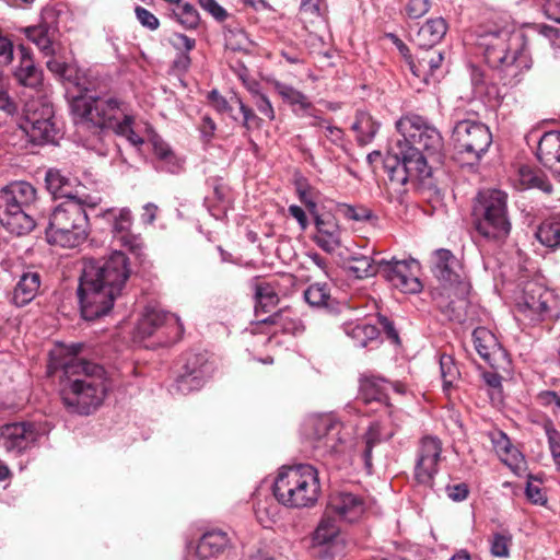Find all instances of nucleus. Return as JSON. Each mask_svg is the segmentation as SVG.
Returning a JSON list of instances; mask_svg holds the SVG:
<instances>
[{
    "label": "nucleus",
    "instance_id": "obj_1",
    "mask_svg": "<svg viewBox=\"0 0 560 560\" xmlns=\"http://www.w3.org/2000/svg\"><path fill=\"white\" fill-rule=\"evenodd\" d=\"M129 277V261L121 250L108 257L86 259L78 287L82 317L95 320L107 315Z\"/></svg>",
    "mask_w": 560,
    "mask_h": 560
},
{
    "label": "nucleus",
    "instance_id": "obj_2",
    "mask_svg": "<svg viewBox=\"0 0 560 560\" xmlns=\"http://www.w3.org/2000/svg\"><path fill=\"white\" fill-rule=\"evenodd\" d=\"M74 124L79 129L113 130L138 148L140 138L133 130L135 116L126 103L109 94L86 91L73 97L70 104Z\"/></svg>",
    "mask_w": 560,
    "mask_h": 560
},
{
    "label": "nucleus",
    "instance_id": "obj_3",
    "mask_svg": "<svg viewBox=\"0 0 560 560\" xmlns=\"http://www.w3.org/2000/svg\"><path fill=\"white\" fill-rule=\"evenodd\" d=\"M60 396L70 412L90 415L104 401L107 377L104 368L79 357L61 363Z\"/></svg>",
    "mask_w": 560,
    "mask_h": 560
},
{
    "label": "nucleus",
    "instance_id": "obj_4",
    "mask_svg": "<svg viewBox=\"0 0 560 560\" xmlns=\"http://www.w3.org/2000/svg\"><path fill=\"white\" fill-rule=\"evenodd\" d=\"M100 198L85 195L81 199H69L58 205L49 215L45 230L49 244L74 248L89 235V217L85 207L95 208Z\"/></svg>",
    "mask_w": 560,
    "mask_h": 560
},
{
    "label": "nucleus",
    "instance_id": "obj_5",
    "mask_svg": "<svg viewBox=\"0 0 560 560\" xmlns=\"http://www.w3.org/2000/svg\"><path fill=\"white\" fill-rule=\"evenodd\" d=\"M482 45L487 63L503 71L506 77L516 78L532 67L527 37L521 31L502 28L490 33L485 37Z\"/></svg>",
    "mask_w": 560,
    "mask_h": 560
},
{
    "label": "nucleus",
    "instance_id": "obj_6",
    "mask_svg": "<svg viewBox=\"0 0 560 560\" xmlns=\"http://www.w3.org/2000/svg\"><path fill=\"white\" fill-rule=\"evenodd\" d=\"M320 494L317 469L308 464L281 467L273 482V495L288 508L313 506Z\"/></svg>",
    "mask_w": 560,
    "mask_h": 560
},
{
    "label": "nucleus",
    "instance_id": "obj_7",
    "mask_svg": "<svg viewBox=\"0 0 560 560\" xmlns=\"http://www.w3.org/2000/svg\"><path fill=\"white\" fill-rule=\"evenodd\" d=\"M36 198L35 187L27 182H13L0 189V224L16 236L28 234L36 225L30 212Z\"/></svg>",
    "mask_w": 560,
    "mask_h": 560
},
{
    "label": "nucleus",
    "instance_id": "obj_8",
    "mask_svg": "<svg viewBox=\"0 0 560 560\" xmlns=\"http://www.w3.org/2000/svg\"><path fill=\"white\" fill-rule=\"evenodd\" d=\"M474 224L476 231L485 238H505L511 230L506 194L498 189L480 191L474 206Z\"/></svg>",
    "mask_w": 560,
    "mask_h": 560
},
{
    "label": "nucleus",
    "instance_id": "obj_9",
    "mask_svg": "<svg viewBox=\"0 0 560 560\" xmlns=\"http://www.w3.org/2000/svg\"><path fill=\"white\" fill-rule=\"evenodd\" d=\"M397 131L402 139L396 141L407 153H413L420 161L428 164L427 159L440 158L443 139L440 131L428 125L421 116L406 115L396 122Z\"/></svg>",
    "mask_w": 560,
    "mask_h": 560
},
{
    "label": "nucleus",
    "instance_id": "obj_10",
    "mask_svg": "<svg viewBox=\"0 0 560 560\" xmlns=\"http://www.w3.org/2000/svg\"><path fill=\"white\" fill-rule=\"evenodd\" d=\"M308 438L315 454L325 459H338L348 448V433L342 423L329 415L311 419Z\"/></svg>",
    "mask_w": 560,
    "mask_h": 560
},
{
    "label": "nucleus",
    "instance_id": "obj_11",
    "mask_svg": "<svg viewBox=\"0 0 560 560\" xmlns=\"http://www.w3.org/2000/svg\"><path fill=\"white\" fill-rule=\"evenodd\" d=\"M54 118V107L48 100L32 98L24 105L20 128L34 144L54 143L58 135Z\"/></svg>",
    "mask_w": 560,
    "mask_h": 560
},
{
    "label": "nucleus",
    "instance_id": "obj_12",
    "mask_svg": "<svg viewBox=\"0 0 560 560\" xmlns=\"http://www.w3.org/2000/svg\"><path fill=\"white\" fill-rule=\"evenodd\" d=\"M453 141L457 154L478 162L490 148L492 135L485 124L467 119L455 125Z\"/></svg>",
    "mask_w": 560,
    "mask_h": 560
},
{
    "label": "nucleus",
    "instance_id": "obj_13",
    "mask_svg": "<svg viewBox=\"0 0 560 560\" xmlns=\"http://www.w3.org/2000/svg\"><path fill=\"white\" fill-rule=\"evenodd\" d=\"M405 152L399 144L390 148V156L385 160L389 180L395 184L405 185L408 180L424 179L431 176V167L419 160L417 153Z\"/></svg>",
    "mask_w": 560,
    "mask_h": 560
},
{
    "label": "nucleus",
    "instance_id": "obj_14",
    "mask_svg": "<svg viewBox=\"0 0 560 560\" xmlns=\"http://www.w3.org/2000/svg\"><path fill=\"white\" fill-rule=\"evenodd\" d=\"M97 217L108 225L113 241L118 246L128 250L135 257L140 256V238L138 234L131 231L135 217L129 208H108Z\"/></svg>",
    "mask_w": 560,
    "mask_h": 560
},
{
    "label": "nucleus",
    "instance_id": "obj_15",
    "mask_svg": "<svg viewBox=\"0 0 560 560\" xmlns=\"http://www.w3.org/2000/svg\"><path fill=\"white\" fill-rule=\"evenodd\" d=\"M158 331L159 345L168 346L180 340L184 326L175 314L164 313L155 306L142 311V339Z\"/></svg>",
    "mask_w": 560,
    "mask_h": 560
},
{
    "label": "nucleus",
    "instance_id": "obj_16",
    "mask_svg": "<svg viewBox=\"0 0 560 560\" xmlns=\"http://www.w3.org/2000/svg\"><path fill=\"white\" fill-rule=\"evenodd\" d=\"M380 275L404 293H418L422 289L419 280V262L416 259H380Z\"/></svg>",
    "mask_w": 560,
    "mask_h": 560
},
{
    "label": "nucleus",
    "instance_id": "obj_17",
    "mask_svg": "<svg viewBox=\"0 0 560 560\" xmlns=\"http://www.w3.org/2000/svg\"><path fill=\"white\" fill-rule=\"evenodd\" d=\"M442 442L436 436L427 435L419 442L413 478L417 485L432 488L439 471Z\"/></svg>",
    "mask_w": 560,
    "mask_h": 560
},
{
    "label": "nucleus",
    "instance_id": "obj_18",
    "mask_svg": "<svg viewBox=\"0 0 560 560\" xmlns=\"http://www.w3.org/2000/svg\"><path fill=\"white\" fill-rule=\"evenodd\" d=\"M433 273L445 290H452L455 296H465L468 284L465 281L462 266L448 249H438L434 253Z\"/></svg>",
    "mask_w": 560,
    "mask_h": 560
},
{
    "label": "nucleus",
    "instance_id": "obj_19",
    "mask_svg": "<svg viewBox=\"0 0 560 560\" xmlns=\"http://www.w3.org/2000/svg\"><path fill=\"white\" fill-rule=\"evenodd\" d=\"M39 438V430L33 422H11L0 425V448L14 456L33 447Z\"/></svg>",
    "mask_w": 560,
    "mask_h": 560
},
{
    "label": "nucleus",
    "instance_id": "obj_20",
    "mask_svg": "<svg viewBox=\"0 0 560 560\" xmlns=\"http://www.w3.org/2000/svg\"><path fill=\"white\" fill-rule=\"evenodd\" d=\"M340 527L337 520L326 513L322 517L312 539L311 551L314 557L332 559L341 552Z\"/></svg>",
    "mask_w": 560,
    "mask_h": 560
},
{
    "label": "nucleus",
    "instance_id": "obj_21",
    "mask_svg": "<svg viewBox=\"0 0 560 560\" xmlns=\"http://www.w3.org/2000/svg\"><path fill=\"white\" fill-rule=\"evenodd\" d=\"M552 293L542 285L530 282L524 289L522 302L518 303V310L525 317L533 322L545 320L550 316V303Z\"/></svg>",
    "mask_w": 560,
    "mask_h": 560
},
{
    "label": "nucleus",
    "instance_id": "obj_22",
    "mask_svg": "<svg viewBox=\"0 0 560 560\" xmlns=\"http://www.w3.org/2000/svg\"><path fill=\"white\" fill-rule=\"evenodd\" d=\"M18 49L19 61L12 70V77L19 85L37 90L44 81L43 70L36 65L30 48L19 45Z\"/></svg>",
    "mask_w": 560,
    "mask_h": 560
},
{
    "label": "nucleus",
    "instance_id": "obj_23",
    "mask_svg": "<svg viewBox=\"0 0 560 560\" xmlns=\"http://www.w3.org/2000/svg\"><path fill=\"white\" fill-rule=\"evenodd\" d=\"M230 546V538L223 530L205 533L196 545L188 547V560H208L215 558Z\"/></svg>",
    "mask_w": 560,
    "mask_h": 560
},
{
    "label": "nucleus",
    "instance_id": "obj_24",
    "mask_svg": "<svg viewBox=\"0 0 560 560\" xmlns=\"http://www.w3.org/2000/svg\"><path fill=\"white\" fill-rule=\"evenodd\" d=\"M472 342L477 353L493 369H499L505 361L506 353L497 337L486 327L472 331Z\"/></svg>",
    "mask_w": 560,
    "mask_h": 560
},
{
    "label": "nucleus",
    "instance_id": "obj_25",
    "mask_svg": "<svg viewBox=\"0 0 560 560\" xmlns=\"http://www.w3.org/2000/svg\"><path fill=\"white\" fill-rule=\"evenodd\" d=\"M314 223L316 234L313 240L322 250L331 254L341 246L342 231L332 214H316Z\"/></svg>",
    "mask_w": 560,
    "mask_h": 560
},
{
    "label": "nucleus",
    "instance_id": "obj_26",
    "mask_svg": "<svg viewBox=\"0 0 560 560\" xmlns=\"http://www.w3.org/2000/svg\"><path fill=\"white\" fill-rule=\"evenodd\" d=\"M326 513L347 522H354L364 512V503L358 495L348 492H339L330 495Z\"/></svg>",
    "mask_w": 560,
    "mask_h": 560
},
{
    "label": "nucleus",
    "instance_id": "obj_27",
    "mask_svg": "<svg viewBox=\"0 0 560 560\" xmlns=\"http://www.w3.org/2000/svg\"><path fill=\"white\" fill-rule=\"evenodd\" d=\"M23 33L45 57L56 55L58 47V28L56 25L44 20L38 25L25 27Z\"/></svg>",
    "mask_w": 560,
    "mask_h": 560
},
{
    "label": "nucleus",
    "instance_id": "obj_28",
    "mask_svg": "<svg viewBox=\"0 0 560 560\" xmlns=\"http://www.w3.org/2000/svg\"><path fill=\"white\" fill-rule=\"evenodd\" d=\"M202 357L192 354L187 359L184 372L180 373L174 384V389L183 395L189 394L203 386L205 371L202 369Z\"/></svg>",
    "mask_w": 560,
    "mask_h": 560
},
{
    "label": "nucleus",
    "instance_id": "obj_29",
    "mask_svg": "<svg viewBox=\"0 0 560 560\" xmlns=\"http://www.w3.org/2000/svg\"><path fill=\"white\" fill-rule=\"evenodd\" d=\"M444 59L443 52L435 48H419L416 57L409 60V68L415 77L423 81L430 82V78L440 69Z\"/></svg>",
    "mask_w": 560,
    "mask_h": 560
},
{
    "label": "nucleus",
    "instance_id": "obj_30",
    "mask_svg": "<svg viewBox=\"0 0 560 560\" xmlns=\"http://www.w3.org/2000/svg\"><path fill=\"white\" fill-rule=\"evenodd\" d=\"M537 158L555 176H560V132H545L539 140Z\"/></svg>",
    "mask_w": 560,
    "mask_h": 560
},
{
    "label": "nucleus",
    "instance_id": "obj_31",
    "mask_svg": "<svg viewBox=\"0 0 560 560\" xmlns=\"http://www.w3.org/2000/svg\"><path fill=\"white\" fill-rule=\"evenodd\" d=\"M447 32L444 19L428 20L415 34L412 40L418 48H434Z\"/></svg>",
    "mask_w": 560,
    "mask_h": 560
},
{
    "label": "nucleus",
    "instance_id": "obj_32",
    "mask_svg": "<svg viewBox=\"0 0 560 560\" xmlns=\"http://www.w3.org/2000/svg\"><path fill=\"white\" fill-rule=\"evenodd\" d=\"M491 441L497 454L515 474H520L524 467V457L513 447L508 435L502 431L491 434Z\"/></svg>",
    "mask_w": 560,
    "mask_h": 560
},
{
    "label": "nucleus",
    "instance_id": "obj_33",
    "mask_svg": "<svg viewBox=\"0 0 560 560\" xmlns=\"http://www.w3.org/2000/svg\"><path fill=\"white\" fill-rule=\"evenodd\" d=\"M394 390H397V387L382 377L363 376L360 382V393L366 402L387 404L389 392Z\"/></svg>",
    "mask_w": 560,
    "mask_h": 560
},
{
    "label": "nucleus",
    "instance_id": "obj_34",
    "mask_svg": "<svg viewBox=\"0 0 560 560\" xmlns=\"http://www.w3.org/2000/svg\"><path fill=\"white\" fill-rule=\"evenodd\" d=\"M45 183L48 191L54 198L81 199L85 195L79 196L73 192V180L63 175L59 170L50 168L46 172Z\"/></svg>",
    "mask_w": 560,
    "mask_h": 560
},
{
    "label": "nucleus",
    "instance_id": "obj_35",
    "mask_svg": "<svg viewBox=\"0 0 560 560\" xmlns=\"http://www.w3.org/2000/svg\"><path fill=\"white\" fill-rule=\"evenodd\" d=\"M40 287V276L37 272H25L16 283L12 301L16 306H24L37 294Z\"/></svg>",
    "mask_w": 560,
    "mask_h": 560
},
{
    "label": "nucleus",
    "instance_id": "obj_36",
    "mask_svg": "<svg viewBox=\"0 0 560 560\" xmlns=\"http://www.w3.org/2000/svg\"><path fill=\"white\" fill-rule=\"evenodd\" d=\"M145 133L148 144L156 159L164 162L171 172H175L179 167V163L168 143L155 133L151 127L145 128Z\"/></svg>",
    "mask_w": 560,
    "mask_h": 560
},
{
    "label": "nucleus",
    "instance_id": "obj_37",
    "mask_svg": "<svg viewBox=\"0 0 560 560\" xmlns=\"http://www.w3.org/2000/svg\"><path fill=\"white\" fill-rule=\"evenodd\" d=\"M343 330L355 347L364 348L369 342L374 341L378 336V329L365 320L345 323Z\"/></svg>",
    "mask_w": 560,
    "mask_h": 560
},
{
    "label": "nucleus",
    "instance_id": "obj_38",
    "mask_svg": "<svg viewBox=\"0 0 560 560\" xmlns=\"http://www.w3.org/2000/svg\"><path fill=\"white\" fill-rule=\"evenodd\" d=\"M380 127L381 124L370 113L364 110L357 112L352 129L357 133V141L360 145L371 143Z\"/></svg>",
    "mask_w": 560,
    "mask_h": 560
},
{
    "label": "nucleus",
    "instance_id": "obj_39",
    "mask_svg": "<svg viewBox=\"0 0 560 560\" xmlns=\"http://www.w3.org/2000/svg\"><path fill=\"white\" fill-rule=\"evenodd\" d=\"M275 89L282 100L293 107V112L298 116L313 109V104L308 101L307 96L293 86L276 82Z\"/></svg>",
    "mask_w": 560,
    "mask_h": 560
},
{
    "label": "nucleus",
    "instance_id": "obj_40",
    "mask_svg": "<svg viewBox=\"0 0 560 560\" xmlns=\"http://www.w3.org/2000/svg\"><path fill=\"white\" fill-rule=\"evenodd\" d=\"M349 270L358 278L364 279L381 272L380 259L364 255H353L348 259Z\"/></svg>",
    "mask_w": 560,
    "mask_h": 560
},
{
    "label": "nucleus",
    "instance_id": "obj_41",
    "mask_svg": "<svg viewBox=\"0 0 560 560\" xmlns=\"http://www.w3.org/2000/svg\"><path fill=\"white\" fill-rule=\"evenodd\" d=\"M255 312L268 313L279 303V295L275 288L268 282H258L255 284Z\"/></svg>",
    "mask_w": 560,
    "mask_h": 560
},
{
    "label": "nucleus",
    "instance_id": "obj_42",
    "mask_svg": "<svg viewBox=\"0 0 560 560\" xmlns=\"http://www.w3.org/2000/svg\"><path fill=\"white\" fill-rule=\"evenodd\" d=\"M536 237L546 247H560V217L544 221L536 231Z\"/></svg>",
    "mask_w": 560,
    "mask_h": 560
},
{
    "label": "nucleus",
    "instance_id": "obj_43",
    "mask_svg": "<svg viewBox=\"0 0 560 560\" xmlns=\"http://www.w3.org/2000/svg\"><path fill=\"white\" fill-rule=\"evenodd\" d=\"M381 425L378 423H372L363 436L364 445L361 455L364 462V466L369 474H371L373 468L372 450L375 445H377L381 442Z\"/></svg>",
    "mask_w": 560,
    "mask_h": 560
},
{
    "label": "nucleus",
    "instance_id": "obj_44",
    "mask_svg": "<svg viewBox=\"0 0 560 560\" xmlns=\"http://www.w3.org/2000/svg\"><path fill=\"white\" fill-rule=\"evenodd\" d=\"M174 2L176 5L173 9V15L175 16L176 21L187 30L196 28L200 22L197 9L187 2L180 3V0Z\"/></svg>",
    "mask_w": 560,
    "mask_h": 560
},
{
    "label": "nucleus",
    "instance_id": "obj_45",
    "mask_svg": "<svg viewBox=\"0 0 560 560\" xmlns=\"http://www.w3.org/2000/svg\"><path fill=\"white\" fill-rule=\"evenodd\" d=\"M280 512L279 503L275 502L272 498H265L259 500L255 505V515L257 521L264 526L269 527L276 522Z\"/></svg>",
    "mask_w": 560,
    "mask_h": 560
},
{
    "label": "nucleus",
    "instance_id": "obj_46",
    "mask_svg": "<svg viewBox=\"0 0 560 560\" xmlns=\"http://www.w3.org/2000/svg\"><path fill=\"white\" fill-rule=\"evenodd\" d=\"M518 175L520 182L525 188H539L547 194H550L552 190V187L545 175L532 170L530 167H521Z\"/></svg>",
    "mask_w": 560,
    "mask_h": 560
},
{
    "label": "nucleus",
    "instance_id": "obj_47",
    "mask_svg": "<svg viewBox=\"0 0 560 560\" xmlns=\"http://www.w3.org/2000/svg\"><path fill=\"white\" fill-rule=\"evenodd\" d=\"M441 375L443 380V389L448 393L459 380V371L452 357L443 354L440 359Z\"/></svg>",
    "mask_w": 560,
    "mask_h": 560
},
{
    "label": "nucleus",
    "instance_id": "obj_48",
    "mask_svg": "<svg viewBox=\"0 0 560 560\" xmlns=\"http://www.w3.org/2000/svg\"><path fill=\"white\" fill-rule=\"evenodd\" d=\"M304 298L311 306H326L330 299V289L327 283H313L305 290Z\"/></svg>",
    "mask_w": 560,
    "mask_h": 560
},
{
    "label": "nucleus",
    "instance_id": "obj_49",
    "mask_svg": "<svg viewBox=\"0 0 560 560\" xmlns=\"http://www.w3.org/2000/svg\"><path fill=\"white\" fill-rule=\"evenodd\" d=\"M15 46L11 37L0 27V68L12 65Z\"/></svg>",
    "mask_w": 560,
    "mask_h": 560
},
{
    "label": "nucleus",
    "instance_id": "obj_50",
    "mask_svg": "<svg viewBox=\"0 0 560 560\" xmlns=\"http://www.w3.org/2000/svg\"><path fill=\"white\" fill-rule=\"evenodd\" d=\"M233 102H235L236 106L240 108L243 114V126L247 129L260 128L261 118H259L252 108L246 106L237 94H233Z\"/></svg>",
    "mask_w": 560,
    "mask_h": 560
},
{
    "label": "nucleus",
    "instance_id": "obj_51",
    "mask_svg": "<svg viewBox=\"0 0 560 560\" xmlns=\"http://www.w3.org/2000/svg\"><path fill=\"white\" fill-rule=\"evenodd\" d=\"M300 201L306 207L308 212L315 217L317 212V202L313 188L307 184H299L296 188Z\"/></svg>",
    "mask_w": 560,
    "mask_h": 560
},
{
    "label": "nucleus",
    "instance_id": "obj_52",
    "mask_svg": "<svg viewBox=\"0 0 560 560\" xmlns=\"http://www.w3.org/2000/svg\"><path fill=\"white\" fill-rule=\"evenodd\" d=\"M208 98L212 107L219 113H228L232 116L233 107L236 106L235 102H233V95L228 100L223 95H221L217 90H212Z\"/></svg>",
    "mask_w": 560,
    "mask_h": 560
},
{
    "label": "nucleus",
    "instance_id": "obj_53",
    "mask_svg": "<svg viewBox=\"0 0 560 560\" xmlns=\"http://www.w3.org/2000/svg\"><path fill=\"white\" fill-rule=\"evenodd\" d=\"M431 8V0H408L405 11L410 19H420Z\"/></svg>",
    "mask_w": 560,
    "mask_h": 560
},
{
    "label": "nucleus",
    "instance_id": "obj_54",
    "mask_svg": "<svg viewBox=\"0 0 560 560\" xmlns=\"http://www.w3.org/2000/svg\"><path fill=\"white\" fill-rule=\"evenodd\" d=\"M510 540V537L505 535L495 534L491 541V553L494 557H508Z\"/></svg>",
    "mask_w": 560,
    "mask_h": 560
},
{
    "label": "nucleus",
    "instance_id": "obj_55",
    "mask_svg": "<svg viewBox=\"0 0 560 560\" xmlns=\"http://www.w3.org/2000/svg\"><path fill=\"white\" fill-rule=\"evenodd\" d=\"M343 215L352 221H365L371 218V211L364 207H353L349 205H345L342 207Z\"/></svg>",
    "mask_w": 560,
    "mask_h": 560
},
{
    "label": "nucleus",
    "instance_id": "obj_56",
    "mask_svg": "<svg viewBox=\"0 0 560 560\" xmlns=\"http://www.w3.org/2000/svg\"><path fill=\"white\" fill-rule=\"evenodd\" d=\"M199 4L217 21L222 22L228 18V12L215 0H199Z\"/></svg>",
    "mask_w": 560,
    "mask_h": 560
},
{
    "label": "nucleus",
    "instance_id": "obj_57",
    "mask_svg": "<svg viewBox=\"0 0 560 560\" xmlns=\"http://www.w3.org/2000/svg\"><path fill=\"white\" fill-rule=\"evenodd\" d=\"M171 44L175 49L188 52L195 48L196 40L187 35L175 33L171 37Z\"/></svg>",
    "mask_w": 560,
    "mask_h": 560
},
{
    "label": "nucleus",
    "instance_id": "obj_58",
    "mask_svg": "<svg viewBox=\"0 0 560 560\" xmlns=\"http://www.w3.org/2000/svg\"><path fill=\"white\" fill-rule=\"evenodd\" d=\"M546 432H547V436H548L550 452H551L555 460L559 464L560 463V433L552 428H547Z\"/></svg>",
    "mask_w": 560,
    "mask_h": 560
},
{
    "label": "nucleus",
    "instance_id": "obj_59",
    "mask_svg": "<svg viewBox=\"0 0 560 560\" xmlns=\"http://www.w3.org/2000/svg\"><path fill=\"white\" fill-rule=\"evenodd\" d=\"M255 105L260 114H262L270 120L275 119L273 107L265 94H256Z\"/></svg>",
    "mask_w": 560,
    "mask_h": 560
},
{
    "label": "nucleus",
    "instance_id": "obj_60",
    "mask_svg": "<svg viewBox=\"0 0 560 560\" xmlns=\"http://www.w3.org/2000/svg\"><path fill=\"white\" fill-rule=\"evenodd\" d=\"M446 493L453 501L460 502L467 498L469 490L466 483H457L447 486Z\"/></svg>",
    "mask_w": 560,
    "mask_h": 560
},
{
    "label": "nucleus",
    "instance_id": "obj_61",
    "mask_svg": "<svg viewBox=\"0 0 560 560\" xmlns=\"http://www.w3.org/2000/svg\"><path fill=\"white\" fill-rule=\"evenodd\" d=\"M215 128V122L209 116H205L202 118L199 130L201 133V139L205 143H209L212 140Z\"/></svg>",
    "mask_w": 560,
    "mask_h": 560
},
{
    "label": "nucleus",
    "instance_id": "obj_62",
    "mask_svg": "<svg viewBox=\"0 0 560 560\" xmlns=\"http://www.w3.org/2000/svg\"><path fill=\"white\" fill-rule=\"evenodd\" d=\"M46 67L50 72L58 77L68 79L67 72L69 70V66L66 62L59 61L52 56L46 61Z\"/></svg>",
    "mask_w": 560,
    "mask_h": 560
},
{
    "label": "nucleus",
    "instance_id": "obj_63",
    "mask_svg": "<svg viewBox=\"0 0 560 560\" xmlns=\"http://www.w3.org/2000/svg\"><path fill=\"white\" fill-rule=\"evenodd\" d=\"M324 7L323 0H301V11L311 15L319 16Z\"/></svg>",
    "mask_w": 560,
    "mask_h": 560
},
{
    "label": "nucleus",
    "instance_id": "obj_64",
    "mask_svg": "<svg viewBox=\"0 0 560 560\" xmlns=\"http://www.w3.org/2000/svg\"><path fill=\"white\" fill-rule=\"evenodd\" d=\"M544 11L550 20L560 23V0H546Z\"/></svg>",
    "mask_w": 560,
    "mask_h": 560
}]
</instances>
